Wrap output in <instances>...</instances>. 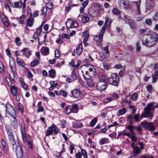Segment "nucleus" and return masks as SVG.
<instances>
[{
  "mask_svg": "<svg viewBox=\"0 0 158 158\" xmlns=\"http://www.w3.org/2000/svg\"><path fill=\"white\" fill-rule=\"evenodd\" d=\"M141 40L143 45L151 47L158 41V35L155 33L151 35L144 34L142 36Z\"/></svg>",
  "mask_w": 158,
  "mask_h": 158,
  "instance_id": "obj_1",
  "label": "nucleus"
},
{
  "mask_svg": "<svg viewBox=\"0 0 158 158\" xmlns=\"http://www.w3.org/2000/svg\"><path fill=\"white\" fill-rule=\"evenodd\" d=\"M82 72L85 79H89L96 74L95 69L91 65H84L82 67Z\"/></svg>",
  "mask_w": 158,
  "mask_h": 158,
  "instance_id": "obj_2",
  "label": "nucleus"
},
{
  "mask_svg": "<svg viewBox=\"0 0 158 158\" xmlns=\"http://www.w3.org/2000/svg\"><path fill=\"white\" fill-rule=\"evenodd\" d=\"M153 105V103H149L144 109L145 112L140 116V118L141 119H142L143 117L148 118L150 119H152L153 115L151 111L154 109Z\"/></svg>",
  "mask_w": 158,
  "mask_h": 158,
  "instance_id": "obj_3",
  "label": "nucleus"
},
{
  "mask_svg": "<svg viewBox=\"0 0 158 158\" xmlns=\"http://www.w3.org/2000/svg\"><path fill=\"white\" fill-rule=\"evenodd\" d=\"M9 3L12 7L22 9L23 10L25 7V3H23L21 0H11Z\"/></svg>",
  "mask_w": 158,
  "mask_h": 158,
  "instance_id": "obj_4",
  "label": "nucleus"
},
{
  "mask_svg": "<svg viewBox=\"0 0 158 158\" xmlns=\"http://www.w3.org/2000/svg\"><path fill=\"white\" fill-rule=\"evenodd\" d=\"M5 128L10 142L12 145H15L16 144V141L11 132V128L8 126H6Z\"/></svg>",
  "mask_w": 158,
  "mask_h": 158,
  "instance_id": "obj_5",
  "label": "nucleus"
},
{
  "mask_svg": "<svg viewBox=\"0 0 158 158\" xmlns=\"http://www.w3.org/2000/svg\"><path fill=\"white\" fill-rule=\"evenodd\" d=\"M107 81L110 84L117 86L119 81V77L115 74H112L110 77H109Z\"/></svg>",
  "mask_w": 158,
  "mask_h": 158,
  "instance_id": "obj_6",
  "label": "nucleus"
},
{
  "mask_svg": "<svg viewBox=\"0 0 158 158\" xmlns=\"http://www.w3.org/2000/svg\"><path fill=\"white\" fill-rule=\"evenodd\" d=\"M140 125L150 131H153L155 130V126L152 122L148 123L145 121H143L140 123Z\"/></svg>",
  "mask_w": 158,
  "mask_h": 158,
  "instance_id": "obj_7",
  "label": "nucleus"
},
{
  "mask_svg": "<svg viewBox=\"0 0 158 158\" xmlns=\"http://www.w3.org/2000/svg\"><path fill=\"white\" fill-rule=\"evenodd\" d=\"M105 27L103 26L98 36L96 35L94 36V39L96 41H98L99 43H101L102 41L103 34L104 33Z\"/></svg>",
  "mask_w": 158,
  "mask_h": 158,
  "instance_id": "obj_8",
  "label": "nucleus"
},
{
  "mask_svg": "<svg viewBox=\"0 0 158 158\" xmlns=\"http://www.w3.org/2000/svg\"><path fill=\"white\" fill-rule=\"evenodd\" d=\"M107 87V85L104 80L100 81L97 83L96 88L99 91H103L105 90Z\"/></svg>",
  "mask_w": 158,
  "mask_h": 158,
  "instance_id": "obj_9",
  "label": "nucleus"
},
{
  "mask_svg": "<svg viewBox=\"0 0 158 158\" xmlns=\"http://www.w3.org/2000/svg\"><path fill=\"white\" fill-rule=\"evenodd\" d=\"M119 6L121 9L127 10L131 7V5L127 0H122L119 2Z\"/></svg>",
  "mask_w": 158,
  "mask_h": 158,
  "instance_id": "obj_10",
  "label": "nucleus"
},
{
  "mask_svg": "<svg viewBox=\"0 0 158 158\" xmlns=\"http://www.w3.org/2000/svg\"><path fill=\"white\" fill-rule=\"evenodd\" d=\"M123 16L124 18V21L125 23L129 24L131 28L135 29L136 28V25L134 21L130 19L127 16L124 14Z\"/></svg>",
  "mask_w": 158,
  "mask_h": 158,
  "instance_id": "obj_11",
  "label": "nucleus"
},
{
  "mask_svg": "<svg viewBox=\"0 0 158 158\" xmlns=\"http://www.w3.org/2000/svg\"><path fill=\"white\" fill-rule=\"evenodd\" d=\"M6 113H8L11 117H16L15 112L13 107L11 105L6 106Z\"/></svg>",
  "mask_w": 158,
  "mask_h": 158,
  "instance_id": "obj_12",
  "label": "nucleus"
},
{
  "mask_svg": "<svg viewBox=\"0 0 158 158\" xmlns=\"http://www.w3.org/2000/svg\"><path fill=\"white\" fill-rule=\"evenodd\" d=\"M78 26L77 23L75 21L69 19L66 23V26L68 29L75 28Z\"/></svg>",
  "mask_w": 158,
  "mask_h": 158,
  "instance_id": "obj_13",
  "label": "nucleus"
},
{
  "mask_svg": "<svg viewBox=\"0 0 158 158\" xmlns=\"http://www.w3.org/2000/svg\"><path fill=\"white\" fill-rule=\"evenodd\" d=\"M15 152L18 158H27L23 156V152L22 148L20 146L19 144V146L16 145L15 147Z\"/></svg>",
  "mask_w": 158,
  "mask_h": 158,
  "instance_id": "obj_14",
  "label": "nucleus"
},
{
  "mask_svg": "<svg viewBox=\"0 0 158 158\" xmlns=\"http://www.w3.org/2000/svg\"><path fill=\"white\" fill-rule=\"evenodd\" d=\"M71 94L73 97L76 99H79L82 97V94L78 89H76L71 92Z\"/></svg>",
  "mask_w": 158,
  "mask_h": 158,
  "instance_id": "obj_15",
  "label": "nucleus"
},
{
  "mask_svg": "<svg viewBox=\"0 0 158 158\" xmlns=\"http://www.w3.org/2000/svg\"><path fill=\"white\" fill-rule=\"evenodd\" d=\"M154 0H147L146 2V12H147V10H151L154 5Z\"/></svg>",
  "mask_w": 158,
  "mask_h": 158,
  "instance_id": "obj_16",
  "label": "nucleus"
},
{
  "mask_svg": "<svg viewBox=\"0 0 158 158\" xmlns=\"http://www.w3.org/2000/svg\"><path fill=\"white\" fill-rule=\"evenodd\" d=\"M127 128L130 130L133 135H135V133L134 132V130L136 129L139 131H141L142 130L141 127H136L132 125L128 126Z\"/></svg>",
  "mask_w": 158,
  "mask_h": 158,
  "instance_id": "obj_17",
  "label": "nucleus"
},
{
  "mask_svg": "<svg viewBox=\"0 0 158 158\" xmlns=\"http://www.w3.org/2000/svg\"><path fill=\"white\" fill-rule=\"evenodd\" d=\"M1 20L2 21L4 25L6 27L9 26V23L8 22V20L4 14H2L1 16Z\"/></svg>",
  "mask_w": 158,
  "mask_h": 158,
  "instance_id": "obj_18",
  "label": "nucleus"
},
{
  "mask_svg": "<svg viewBox=\"0 0 158 158\" xmlns=\"http://www.w3.org/2000/svg\"><path fill=\"white\" fill-rule=\"evenodd\" d=\"M81 152H78L76 154V157L77 158H81L82 155L84 158L87 157V154L86 151L84 149H82L81 150Z\"/></svg>",
  "mask_w": 158,
  "mask_h": 158,
  "instance_id": "obj_19",
  "label": "nucleus"
},
{
  "mask_svg": "<svg viewBox=\"0 0 158 158\" xmlns=\"http://www.w3.org/2000/svg\"><path fill=\"white\" fill-rule=\"evenodd\" d=\"M21 130L22 134V138L23 140L25 141L26 139L25 131V125L24 123H21Z\"/></svg>",
  "mask_w": 158,
  "mask_h": 158,
  "instance_id": "obj_20",
  "label": "nucleus"
},
{
  "mask_svg": "<svg viewBox=\"0 0 158 158\" xmlns=\"http://www.w3.org/2000/svg\"><path fill=\"white\" fill-rule=\"evenodd\" d=\"M55 127H56V126L54 124H52L51 127H49L47 131L46 135L48 136L51 135L53 131L55 130Z\"/></svg>",
  "mask_w": 158,
  "mask_h": 158,
  "instance_id": "obj_21",
  "label": "nucleus"
},
{
  "mask_svg": "<svg viewBox=\"0 0 158 158\" xmlns=\"http://www.w3.org/2000/svg\"><path fill=\"white\" fill-rule=\"evenodd\" d=\"M11 120V125L14 128H16L18 127V123L16 117H12Z\"/></svg>",
  "mask_w": 158,
  "mask_h": 158,
  "instance_id": "obj_22",
  "label": "nucleus"
},
{
  "mask_svg": "<svg viewBox=\"0 0 158 158\" xmlns=\"http://www.w3.org/2000/svg\"><path fill=\"white\" fill-rule=\"evenodd\" d=\"M41 54L44 56H46L49 53V49L48 48L46 47H42L40 49Z\"/></svg>",
  "mask_w": 158,
  "mask_h": 158,
  "instance_id": "obj_23",
  "label": "nucleus"
},
{
  "mask_svg": "<svg viewBox=\"0 0 158 158\" xmlns=\"http://www.w3.org/2000/svg\"><path fill=\"white\" fill-rule=\"evenodd\" d=\"M81 18L83 23H86L88 22L90 19L88 15L86 13H83L81 15Z\"/></svg>",
  "mask_w": 158,
  "mask_h": 158,
  "instance_id": "obj_24",
  "label": "nucleus"
},
{
  "mask_svg": "<svg viewBox=\"0 0 158 158\" xmlns=\"http://www.w3.org/2000/svg\"><path fill=\"white\" fill-rule=\"evenodd\" d=\"M42 29V26H40L38 28L36 29L34 35V37L35 39H36L38 36L40 34Z\"/></svg>",
  "mask_w": 158,
  "mask_h": 158,
  "instance_id": "obj_25",
  "label": "nucleus"
},
{
  "mask_svg": "<svg viewBox=\"0 0 158 158\" xmlns=\"http://www.w3.org/2000/svg\"><path fill=\"white\" fill-rule=\"evenodd\" d=\"M124 135H127L128 137L131 139V143H132L134 142H136L137 139L135 136H134V135H132L129 133H124Z\"/></svg>",
  "mask_w": 158,
  "mask_h": 158,
  "instance_id": "obj_26",
  "label": "nucleus"
},
{
  "mask_svg": "<svg viewBox=\"0 0 158 158\" xmlns=\"http://www.w3.org/2000/svg\"><path fill=\"white\" fill-rule=\"evenodd\" d=\"M136 142H134L131 143V145L133 148V152L135 154H138L139 153L140 150L139 148L138 147H135L134 145Z\"/></svg>",
  "mask_w": 158,
  "mask_h": 158,
  "instance_id": "obj_27",
  "label": "nucleus"
},
{
  "mask_svg": "<svg viewBox=\"0 0 158 158\" xmlns=\"http://www.w3.org/2000/svg\"><path fill=\"white\" fill-rule=\"evenodd\" d=\"M10 91L12 95L13 96H15L16 95V94L18 93L19 90L18 88L15 86H12L10 88Z\"/></svg>",
  "mask_w": 158,
  "mask_h": 158,
  "instance_id": "obj_28",
  "label": "nucleus"
},
{
  "mask_svg": "<svg viewBox=\"0 0 158 158\" xmlns=\"http://www.w3.org/2000/svg\"><path fill=\"white\" fill-rule=\"evenodd\" d=\"M76 53L78 56H80L83 51L82 45L80 44L76 48Z\"/></svg>",
  "mask_w": 158,
  "mask_h": 158,
  "instance_id": "obj_29",
  "label": "nucleus"
},
{
  "mask_svg": "<svg viewBox=\"0 0 158 158\" xmlns=\"http://www.w3.org/2000/svg\"><path fill=\"white\" fill-rule=\"evenodd\" d=\"M34 19L31 17H29L27 19L26 25L29 27H31L33 24Z\"/></svg>",
  "mask_w": 158,
  "mask_h": 158,
  "instance_id": "obj_30",
  "label": "nucleus"
},
{
  "mask_svg": "<svg viewBox=\"0 0 158 158\" xmlns=\"http://www.w3.org/2000/svg\"><path fill=\"white\" fill-rule=\"evenodd\" d=\"M16 62L21 67L23 68L25 65L24 61L20 59L17 57H16Z\"/></svg>",
  "mask_w": 158,
  "mask_h": 158,
  "instance_id": "obj_31",
  "label": "nucleus"
},
{
  "mask_svg": "<svg viewBox=\"0 0 158 158\" xmlns=\"http://www.w3.org/2000/svg\"><path fill=\"white\" fill-rule=\"evenodd\" d=\"M1 145L2 147L3 152L5 153H6L7 152V148L6 145V143L3 139H2L1 140Z\"/></svg>",
  "mask_w": 158,
  "mask_h": 158,
  "instance_id": "obj_32",
  "label": "nucleus"
},
{
  "mask_svg": "<svg viewBox=\"0 0 158 158\" xmlns=\"http://www.w3.org/2000/svg\"><path fill=\"white\" fill-rule=\"evenodd\" d=\"M108 143H109V139L107 138H102L99 141V143L101 145L104 144H106Z\"/></svg>",
  "mask_w": 158,
  "mask_h": 158,
  "instance_id": "obj_33",
  "label": "nucleus"
},
{
  "mask_svg": "<svg viewBox=\"0 0 158 158\" xmlns=\"http://www.w3.org/2000/svg\"><path fill=\"white\" fill-rule=\"evenodd\" d=\"M72 109V112L73 113H77L78 111V105L77 104H73L71 106Z\"/></svg>",
  "mask_w": 158,
  "mask_h": 158,
  "instance_id": "obj_34",
  "label": "nucleus"
},
{
  "mask_svg": "<svg viewBox=\"0 0 158 158\" xmlns=\"http://www.w3.org/2000/svg\"><path fill=\"white\" fill-rule=\"evenodd\" d=\"M83 127L82 123L73 122V127L74 128H80Z\"/></svg>",
  "mask_w": 158,
  "mask_h": 158,
  "instance_id": "obj_35",
  "label": "nucleus"
},
{
  "mask_svg": "<svg viewBox=\"0 0 158 158\" xmlns=\"http://www.w3.org/2000/svg\"><path fill=\"white\" fill-rule=\"evenodd\" d=\"M49 76L51 78H54L56 75V71L54 69H51L48 71Z\"/></svg>",
  "mask_w": 158,
  "mask_h": 158,
  "instance_id": "obj_36",
  "label": "nucleus"
},
{
  "mask_svg": "<svg viewBox=\"0 0 158 158\" xmlns=\"http://www.w3.org/2000/svg\"><path fill=\"white\" fill-rule=\"evenodd\" d=\"M135 3L137 6V13L139 15L140 14V1L139 0L135 2Z\"/></svg>",
  "mask_w": 158,
  "mask_h": 158,
  "instance_id": "obj_37",
  "label": "nucleus"
},
{
  "mask_svg": "<svg viewBox=\"0 0 158 158\" xmlns=\"http://www.w3.org/2000/svg\"><path fill=\"white\" fill-rule=\"evenodd\" d=\"M82 36L84 37L83 40H88L89 37V34L88 33V32L87 31H84L82 33Z\"/></svg>",
  "mask_w": 158,
  "mask_h": 158,
  "instance_id": "obj_38",
  "label": "nucleus"
},
{
  "mask_svg": "<svg viewBox=\"0 0 158 158\" xmlns=\"http://www.w3.org/2000/svg\"><path fill=\"white\" fill-rule=\"evenodd\" d=\"M39 63V61L37 59H35L33 61L31 62L30 64V66L31 67H34L37 65Z\"/></svg>",
  "mask_w": 158,
  "mask_h": 158,
  "instance_id": "obj_39",
  "label": "nucleus"
},
{
  "mask_svg": "<svg viewBox=\"0 0 158 158\" xmlns=\"http://www.w3.org/2000/svg\"><path fill=\"white\" fill-rule=\"evenodd\" d=\"M42 15L44 17L45 16L47 12V9L44 7H42Z\"/></svg>",
  "mask_w": 158,
  "mask_h": 158,
  "instance_id": "obj_40",
  "label": "nucleus"
},
{
  "mask_svg": "<svg viewBox=\"0 0 158 158\" xmlns=\"http://www.w3.org/2000/svg\"><path fill=\"white\" fill-rule=\"evenodd\" d=\"M98 118H94L90 123L89 124L91 127H93L94 126L95 123L97 121Z\"/></svg>",
  "mask_w": 158,
  "mask_h": 158,
  "instance_id": "obj_41",
  "label": "nucleus"
},
{
  "mask_svg": "<svg viewBox=\"0 0 158 158\" xmlns=\"http://www.w3.org/2000/svg\"><path fill=\"white\" fill-rule=\"evenodd\" d=\"M72 108L70 106H68L66 107L65 108L66 112L67 114H69L72 112Z\"/></svg>",
  "mask_w": 158,
  "mask_h": 158,
  "instance_id": "obj_42",
  "label": "nucleus"
},
{
  "mask_svg": "<svg viewBox=\"0 0 158 158\" xmlns=\"http://www.w3.org/2000/svg\"><path fill=\"white\" fill-rule=\"evenodd\" d=\"M22 87L24 89H27V85L22 80H20Z\"/></svg>",
  "mask_w": 158,
  "mask_h": 158,
  "instance_id": "obj_43",
  "label": "nucleus"
},
{
  "mask_svg": "<svg viewBox=\"0 0 158 158\" xmlns=\"http://www.w3.org/2000/svg\"><path fill=\"white\" fill-rule=\"evenodd\" d=\"M0 72L2 73H5L4 65L1 62H0Z\"/></svg>",
  "mask_w": 158,
  "mask_h": 158,
  "instance_id": "obj_44",
  "label": "nucleus"
},
{
  "mask_svg": "<svg viewBox=\"0 0 158 158\" xmlns=\"http://www.w3.org/2000/svg\"><path fill=\"white\" fill-rule=\"evenodd\" d=\"M111 22V20L107 16L105 18V24H106L108 26H109Z\"/></svg>",
  "mask_w": 158,
  "mask_h": 158,
  "instance_id": "obj_45",
  "label": "nucleus"
},
{
  "mask_svg": "<svg viewBox=\"0 0 158 158\" xmlns=\"http://www.w3.org/2000/svg\"><path fill=\"white\" fill-rule=\"evenodd\" d=\"M112 11L114 14L116 15H119L120 14V12L116 8L113 9Z\"/></svg>",
  "mask_w": 158,
  "mask_h": 158,
  "instance_id": "obj_46",
  "label": "nucleus"
},
{
  "mask_svg": "<svg viewBox=\"0 0 158 158\" xmlns=\"http://www.w3.org/2000/svg\"><path fill=\"white\" fill-rule=\"evenodd\" d=\"M126 112V110L125 109L123 108L122 109H120L119 110V113L118 114V116H119L120 115H119V114L121 115H122L125 114Z\"/></svg>",
  "mask_w": 158,
  "mask_h": 158,
  "instance_id": "obj_47",
  "label": "nucleus"
},
{
  "mask_svg": "<svg viewBox=\"0 0 158 158\" xmlns=\"http://www.w3.org/2000/svg\"><path fill=\"white\" fill-rule=\"evenodd\" d=\"M119 97L118 94L115 93H114L112 94V98L113 100L117 99L119 98Z\"/></svg>",
  "mask_w": 158,
  "mask_h": 158,
  "instance_id": "obj_48",
  "label": "nucleus"
},
{
  "mask_svg": "<svg viewBox=\"0 0 158 158\" xmlns=\"http://www.w3.org/2000/svg\"><path fill=\"white\" fill-rule=\"evenodd\" d=\"M139 117V114H135L133 116V118L136 122H139L140 121Z\"/></svg>",
  "mask_w": 158,
  "mask_h": 158,
  "instance_id": "obj_49",
  "label": "nucleus"
},
{
  "mask_svg": "<svg viewBox=\"0 0 158 158\" xmlns=\"http://www.w3.org/2000/svg\"><path fill=\"white\" fill-rule=\"evenodd\" d=\"M138 94L136 93H134L131 95V98L133 100H135L137 98Z\"/></svg>",
  "mask_w": 158,
  "mask_h": 158,
  "instance_id": "obj_50",
  "label": "nucleus"
},
{
  "mask_svg": "<svg viewBox=\"0 0 158 158\" xmlns=\"http://www.w3.org/2000/svg\"><path fill=\"white\" fill-rule=\"evenodd\" d=\"M87 84L88 86H92L94 85V83L90 79H87Z\"/></svg>",
  "mask_w": 158,
  "mask_h": 158,
  "instance_id": "obj_51",
  "label": "nucleus"
},
{
  "mask_svg": "<svg viewBox=\"0 0 158 158\" xmlns=\"http://www.w3.org/2000/svg\"><path fill=\"white\" fill-rule=\"evenodd\" d=\"M53 5V4L51 2H49L47 4L46 8L51 9L52 8Z\"/></svg>",
  "mask_w": 158,
  "mask_h": 158,
  "instance_id": "obj_52",
  "label": "nucleus"
},
{
  "mask_svg": "<svg viewBox=\"0 0 158 158\" xmlns=\"http://www.w3.org/2000/svg\"><path fill=\"white\" fill-rule=\"evenodd\" d=\"M60 95L63 96L64 97H66L67 96V93L64 90H61L60 91Z\"/></svg>",
  "mask_w": 158,
  "mask_h": 158,
  "instance_id": "obj_53",
  "label": "nucleus"
},
{
  "mask_svg": "<svg viewBox=\"0 0 158 158\" xmlns=\"http://www.w3.org/2000/svg\"><path fill=\"white\" fill-rule=\"evenodd\" d=\"M60 52L58 50H56L55 51V55L56 57H58L60 56Z\"/></svg>",
  "mask_w": 158,
  "mask_h": 158,
  "instance_id": "obj_54",
  "label": "nucleus"
},
{
  "mask_svg": "<svg viewBox=\"0 0 158 158\" xmlns=\"http://www.w3.org/2000/svg\"><path fill=\"white\" fill-rule=\"evenodd\" d=\"M113 100L112 97L109 98H105L104 100V102L106 103H108L110 102H111Z\"/></svg>",
  "mask_w": 158,
  "mask_h": 158,
  "instance_id": "obj_55",
  "label": "nucleus"
},
{
  "mask_svg": "<svg viewBox=\"0 0 158 158\" xmlns=\"http://www.w3.org/2000/svg\"><path fill=\"white\" fill-rule=\"evenodd\" d=\"M152 82L155 83L156 82L157 80V77L155 75H154V74H153L152 76Z\"/></svg>",
  "mask_w": 158,
  "mask_h": 158,
  "instance_id": "obj_56",
  "label": "nucleus"
},
{
  "mask_svg": "<svg viewBox=\"0 0 158 158\" xmlns=\"http://www.w3.org/2000/svg\"><path fill=\"white\" fill-rule=\"evenodd\" d=\"M50 84L51 86H53L54 87H55L56 86H58V84L57 83H55V81H50Z\"/></svg>",
  "mask_w": 158,
  "mask_h": 158,
  "instance_id": "obj_57",
  "label": "nucleus"
},
{
  "mask_svg": "<svg viewBox=\"0 0 158 158\" xmlns=\"http://www.w3.org/2000/svg\"><path fill=\"white\" fill-rule=\"evenodd\" d=\"M109 46L107 45L106 47H103L105 53L109 54V52L108 50Z\"/></svg>",
  "mask_w": 158,
  "mask_h": 158,
  "instance_id": "obj_58",
  "label": "nucleus"
},
{
  "mask_svg": "<svg viewBox=\"0 0 158 158\" xmlns=\"http://www.w3.org/2000/svg\"><path fill=\"white\" fill-rule=\"evenodd\" d=\"M77 75L74 74H72L71 75V79L73 81H74L75 80L77 79Z\"/></svg>",
  "mask_w": 158,
  "mask_h": 158,
  "instance_id": "obj_59",
  "label": "nucleus"
},
{
  "mask_svg": "<svg viewBox=\"0 0 158 158\" xmlns=\"http://www.w3.org/2000/svg\"><path fill=\"white\" fill-rule=\"evenodd\" d=\"M61 36L63 38H66L67 39L69 38V35L63 33L61 34Z\"/></svg>",
  "mask_w": 158,
  "mask_h": 158,
  "instance_id": "obj_60",
  "label": "nucleus"
},
{
  "mask_svg": "<svg viewBox=\"0 0 158 158\" xmlns=\"http://www.w3.org/2000/svg\"><path fill=\"white\" fill-rule=\"evenodd\" d=\"M15 42L17 45L19 46L20 45L21 43H19L20 41V39L19 37H16L15 38Z\"/></svg>",
  "mask_w": 158,
  "mask_h": 158,
  "instance_id": "obj_61",
  "label": "nucleus"
},
{
  "mask_svg": "<svg viewBox=\"0 0 158 158\" xmlns=\"http://www.w3.org/2000/svg\"><path fill=\"white\" fill-rule=\"evenodd\" d=\"M89 1L88 0H87L84 2H83L82 3V5L83 6V7H84V8H85L86 6H87V5H88V3H89Z\"/></svg>",
  "mask_w": 158,
  "mask_h": 158,
  "instance_id": "obj_62",
  "label": "nucleus"
},
{
  "mask_svg": "<svg viewBox=\"0 0 158 158\" xmlns=\"http://www.w3.org/2000/svg\"><path fill=\"white\" fill-rule=\"evenodd\" d=\"M146 23L148 25H151L152 23V21L151 19H147L145 20Z\"/></svg>",
  "mask_w": 158,
  "mask_h": 158,
  "instance_id": "obj_63",
  "label": "nucleus"
},
{
  "mask_svg": "<svg viewBox=\"0 0 158 158\" xmlns=\"http://www.w3.org/2000/svg\"><path fill=\"white\" fill-rule=\"evenodd\" d=\"M44 111V108L43 106H39L37 110L38 112H42Z\"/></svg>",
  "mask_w": 158,
  "mask_h": 158,
  "instance_id": "obj_64",
  "label": "nucleus"
}]
</instances>
